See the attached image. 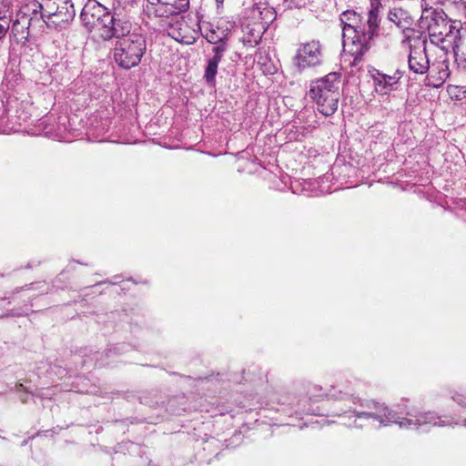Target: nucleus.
<instances>
[{
	"label": "nucleus",
	"mask_w": 466,
	"mask_h": 466,
	"mask_svg": "<svg viewBox=\"0 0 466 466\" xmlns=\"http://www.w3.org/2000/svg\"><path fill=\"white\" fill-rule=\"evenodd\" d=\"M30 20L15 16L12 25L10 24L11 36L16 43H25L29 36Z\"/></svg>",
	"instance_id": "a211bd4d"
},
{
	"label": "nucleus",
	"mask_w": 466,
	"mask_h": 466,
	"mask_svg": "<svg viewBox=\"0 0 466 466\" xmlns=\"http://www.w3.org/2000/svg\"><path fill=\"white\" fill-rule=\"evenodd\" d=\"M402 74L397 70L393 75H387L377 71L372 75L375 90L381 95H387L390 91L396 89Z\"/></svg>",
	"instance_id": "4468645a"
},
{
	"label": "nucleus",
	"mask_w": 466,
	"mask_h": 466,
	"mask_svg": "<svg viewBox=\"0 0 466 466\" xmlns=\"http://www.w3.org/2000/svg\"><path fill=\"white\" fill-rule=\"evenodd\" d=\"M215 45L216 46L212 48V52L214 53V56L212 57L218 56L219 60H221L224 53L227 50V44L225 43V41H222Z\"/></svg>",
	"instance_id": "b1692460"
},
{
	"label": "nucleus",
	"mask_w": 466,
	"mask_h": 466,
	"mask_svg": "<svg viewBox=\"0 0 466 466\" xmlns=\"http://www.w3.org/2000/svg\"><path fill=\"white\" fill-rule=\"evenodd\" d=\"M189 6V0H176L174 4L163 2L152 11L158 17H170L186 12Z\"/></svg>",
	"instance_id": "dca6fc26"
},
{
	"label": "nucleus",
	"mask_w": 466,
	"mask_h": 466,
	"mask_svg": "<svg viewBox=\"0 0 466 466\" xmlns=\"http://www.w3.org/2000/svg\"><path fill=\"white\" fill-rule=\"evenodd\" d=\"M15 16L26 18L32 23L37 15L41 17V13L45 12V0L40 3L37 0H13Z\"/></svg>",
	"instance_id": "ddd939ff"
},
{
	"label": "nucleus",
	"mask_w": 466,
	"mask_h": 466,
	"mask_svg": "<svg viewBox=\"0 0 466 466\" xmlns=\"http://www.w3.org/2000/svg\"><path fill=\"white\" fill-rule=\"evenodd\" d=\"M266 29L264 25L257 23L244 24L243 25V36L242 42L245 46L253 47L259 44L262 38V35Z\"/></svg>",
	"instance_id": "f3484780"
},
{
	"label": "nucleus",
	"mask_w": 466,
	"mask_h": 466,
	"mask_svg": "<svg viewBox=\"0 0 466 466\" xmlns=\"http://www.w3.org/2000/svg\"><path fill=\"white\" fill-rule=\"evenodd\" d=\"M15 5L13 0L0 1V21L10 26Z\"/></svg>",
	"instance_id": "412c9836"
},
{
	"label": "nucleus",
	"mask_w": 466,
	"mask_h": 466,
	"mask_svg": "<svg viewBox=\"0 0 466 466\" xmlns=\"http://www.w3.org/2000/svg\"><path fill=\"white\" fill-rule=\"evenodd\" d=\"M221 60L217 57H211L208 60V65L205 70L204 77L208 84L214 85L215 77L218 72V66Z\"/></svg>",
	"instance_id": "4be33fe9"
},
{
	"label": "nucleus",
	"mask_w": 466,
	"mask_h": 466,
	"mask_svg": "<svg viewBox=\"0 0 466 466\" xmlns=\"http://www.w3.org/2000/svg\"><path fill=\"white\" fill-rule=\"evenodd\" d=\"M217 2H218V3H219V2H220V3H222V2H223V0H217Z\"/></svg>",
	"instance_id": "7c9ffc66"
},
{
	"label": "nucleus",
	"mask_w": 466,
	"mask_h": 466,
	"mask_svg": "<svg viewBox=\"0 0 466 466\" xmlns=\"http://www.w3.org/2000/svg\"><path fill=\"white\" fill-rule=\"evenodd\" d=\"M312 0H285L289 7L301 8L305 7Z\"/></svg>",
	"instance_id": "393cba45"
},
{
	"label": "nucleus",
	"mask_w": 466,
	"mask_h": 466,
	"mask_svg": "<svg viewBox=\"0 0 466 466\" xmlns=\"http://www.w3.org/2000/svg\"><path fill=\"white\" fill-rule=\"evenodd\" d=\"M232 27L233 24L231 22L220 19L216 25H210L207 28L205 37L210 44H218L228 38Z\"/></svg>",
	"instance_id": "2eb2a0df"
},
{
	"label": "nucleus",
	"mask_w": 466,
	"mask_h": 466,
	"mask_svg": "<svg viewBox=\"0 0 466 466\" xmlns=\"http://www.w3.org/2000/svg\"><path fill=\"white\" fill-rule=\"evenodd\" d=\"M109 11L110 10L98 0H87L80 14L82 25L88 31H96L99 35L104 20Z\"/></svg>",
	"instance_id": "9d476101"
},
{
	"label": "nucleus",
	"mask_w": 466,
	"mask_h": 466,
	"mask_svg": "<svg viewBox=\"0 0 466 466\" xmlns=\"http://www.w3.org/2000/svg\"><path fill=\"white\" fill-rule=\"evenodd\" d=\"M401 47L409 50L408 65L410 71L423 75L430 70L427 39L421 32L415 29L405 30Z\"/></svg>",
	"instance_id": "423d86ee"
},
{
	"label": "nucleus",
	"mask_w": 466,
	"mask_h": 466,
	"mask_svg": "<svg viewBox=\"0 0 466 466\" xmlns=\"http://www.w3.org/2000/svg\"><path fill=\"white\" fill-rule=\"evenodd\" d=\"M323 50L319 40H310L299 45L296 55L292 58V65L299 72L322 64Z\"/></svg>",
	"instance_id": "1a4fd4ad"
},
{
	"label": "nucleus",
	"mask_w": 466,
	"mask_h": 466,
	"mask_svg": "<svg viewBox=\"0 0 466 466\" xmlns=\"http://www.w3.org/2000/svg\"><path fill=\"white\" fill-rule=\"evenodd\" d=\"M146 49V37L138 33H130L116 40L113 57L119 67L131 69L140 63Z\"/></svg>",
	"instance_id": "39448f33"
},
{
	"label": "nucleus",
	"mask_w": 466,
	"mask_h": 466,
	"mask_svg": "<svg viewBox=\"0 0 466 466\" xmlns=\"http://www.w3.org/2000/svg\"><path fill=\"white\" fill-rule=\"evenodd\" d=\"M341 76L339 73H329L310 83L309 96L314 100L318 110L324 116H332L338 109L340 97Z\"/></svg>",
	"instance_id": "7ed1b4c3"
},
{
	"label": "nucleus",
	"mask_w": 466,
	"mask_h": 466,
	"mask_svg": "<svg viewBox=\"0 0 466 466\" xmlns=\"http://www.w3.org/2000/svg\"><path fill=\"white\" fill-rule=\"evenodd\" d=\"M258 65L260 66L264 74L273 75L277 71L276 66L268 56H260L258 59Z\"/></svg>",
	"instance_id": "5701e85b"
},
{
	"label": "nucleus",
	"mask_w": 466,
	"mask_h": 466,
	"mask_svg": "<svg viewBox=\"0 0 466 466\" xmlns=\"http://www.w3.org/2000/svg\"><path fill=\"white\" fill-rule=\"evenodd\" d=\"M9 28L10 26L8 25V24H5L0 21V39H2L5 35Z\"/></svg>",
	"instance_id": "cd10ccee"
},
{
	"label": "nucleus",
	"mask_w": 466,
	"mask_h": 466,
	"mask_svg": "<svg viewBox=\"0 0 466 466\" xmlns=\"http://www.w3.org/2000/svg\"><path fill=\"white\" fill-rule=\"evenodd\" d=\"M172 36H173V38H175V39L178 40V36L175 35V34H174V33H173Z\"/></svg>",
	"instance_id": "c756f323"
},
{
	"label": "nucleus",
	"mask_w": 466,
	"mask_h": 466,
	"mask_svg": "<svg viewBox=\"0 0 466 466\" xmlns=\"http://www.w3.org/2000/svg\"><path fill=\"white\" fill-rule=\"evenodd\" d=\"M370 1V9L365 23L353 10H346L340 15V22L343 25V48L353 57V65H357L362 59L364 54L370 48L373 37L378 35L380 0Z\"/></svg>",
	"instance_id": "f03ea898"
},
{
	"label": "nucleus",
	"mask_w": 466,
	"mask_h": 466,
	"mask_svg": "<svg viewBox=\"0 0 466 466\" xmlns=\"http://www.w3.org/2000/svg\"><path fill=\"white\" fill-rule=\"evenodd\" d=\"M431 42L441 46V50L452 49L455 61L466 63V22L454 21L444 24V31L430 25Z\"/></svg>",
	"instance_id": "20e7f679"
},
{
	"label": "nucleus",
	"mask_w": 466,
	"mask_h": 466,
	"mask_svg": "<svg viewBox=\"0 0 466 466\" xmlns=\"http://www.w3.org/2000/svg\"><path fill=\"white\" fill-rule=\"evenodd\" d=\"M132 26L131 16L127 11V6L121 8L114 5L112 11H109L104 20L99 37L104 41L119 39L130 34Z\"/></svg>",
	"instance_id": "0eeeda50"
},
{
	"label": "nucleus",
	"mask_w": 466,
	"mask_h": 466,
	"mask_svg": "<svg viewBox=\"0 0 466 466\" xmlns=\"http://www.w3.org/2000/svg\"><path fill=\"white\" fill-rule=\"evenodd\" d=\"M76 10L71 0H45L41 19L48 27L62 28L74 19Z\"/></svg>",
	"instance_id": "6e6552de"
},
{
	"label": "nucleus",
	"mask_w": 466,
	"mask_h": 466,
	"mask_svg": "<svg viewBox=\"0 0 466 466\" xmlns=\"http://www.w3.org/2000/svg\"><path fill=\"white\" fill-rule=\"evenodd\" d=\"M300 386L301 392L306 393L313 403L321 401L328 396L336 400H345L347 409L342 410V413L352 411L357 419H373L379 421L380 427H387L395 423L400 429L424 431L433 426L442 427L455 423L452 418L441 417L431 411L416 412L409 410L405 412L406 417H400L384 403L374 400L362 401L351 389L344 391L334 387L328 393L317 384L306 383Z\"/></svg>",
	"instance_id": "f257e3e1"
},
{
	"label": "nucleus",
	"mask_w": 466,
	"mask_h": 466,
	"mask_svg": "<svg viewBox=\"0 0 466 466\" xmlns=\"http://www.w3.org/2000/svg\"><path fill=\"white\" fill-rule=\"evenodd\" d=\"M147 1L148 3L147 7L150 12H152L155 9V7H157L158 5H161L163 3V1H161V0H147Z\"/></svg>",
	"instance_id": "bb28decb"
},
{
	"label": "nucleus",
	"mask_w": 466,
	"mask_h": 466,
	"mask_svg": "<svg viewBox=\"0 0 466 466\" xmlns=\"http://www.w3.org/2000/svg\"><path fill=\"white\" fill-rule=\"evenodd\" d=\"M458 89V86H451L449 88V93L452 96L453 94V91L457 90Z\"/></svg>",
	"instance_id": "c85d7f7f"
},
{
	"label": "nucleus",
	"mask_w": 466,
	"mask_h": 466,
	"mask_svg": "<svg viewBox=\"0 0 466 466\" xmlns=\"http://www.w3.org/2000/svg\"><path fill=\"white\" fill-rule=\"evenodd\" d=\"M441 0H421V8L423 12L430 11L435 5H438Z\"/></svg>",
	"instance_id": "a878e982"
},
{
	"label": "nucleus",
	"mask_w": 466,
	"mask_h": 466,
	"mask_svg": "<svg viewBox=\"0 0 466 466\" xmlns=\"http://www.w3.org/2000/svg\"><path fill=\"white\" fill-rule=\"evenodd\" d=\"M443 54L439 56V60L431 66L429 75L425 78V85L435 88L441 87L449 77L451 71L449 67L448 51L442 50Z\"/></svg>",
	"instance_id": "f8f14e48"
},
{
	"label": "nucleus",
	"mask_w": 466,
	"mask_h": 466,
	"mask_svg": "<svg viewBox=\"0 0 466 466\" xmlns=\"http://www.w3.org/2000/svg\"><path fill=\"white\" fill-rule=\"evenodd\" d=\"M251 15L255 23L264 25V29H267L276 18V13L272 7L262 5L254 6L251 10Z\"/></svg>",
	"instance_id": "6ab92c4d"
},
{
	"label": "nucleus",
	"mask_w": 466,
	"mask_h": 466,
	"mask_svg": "<svg viewBox=\"0 0 466 466\" xmlns=\"http://www.w3.org/2000/svg\"><path fill=\"white\" fill-rule=\"evenodd\" d=\"M388 18L397 26L403 28V32L405 30L411 29L410 27L411 25V19L408 15L407 12L401 8H394L390 10L388 14Z\"/></svg>",
	"instance_id": "aec40b11"
},
{
	"label": "nucleus",
	"mask_w": 466,
	"mask_h": 466,
	"mask_svg": "<svg viewBox=\"0 0 466 466\" xmlns=\"http://www.w3.org/2000/svg\"><path fill=\"white\" fill-rule=\"evenodd\" d=\"M279 403L287 406L296 414H312L315 412L313 401L306 393L301 392V386L294 391L280 395Z\"/></svg>",
	"instance_id": "9b49d317"
}]
</instances>
